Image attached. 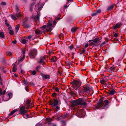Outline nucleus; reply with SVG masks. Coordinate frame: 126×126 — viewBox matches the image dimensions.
Returning a JSON list of instances; mask_svg holds the SVG:
<instances>
[{"label":"nucleus","mask_w":126,"mask_h":126,"mask_svg":"<svg viewBox=\"0 0 126 126\" xmlns=\"http://www.w3.org/2000/svg\"><path fill=\"white\" fill-rule=\"evenodd\" d=\"M56 24L55 20L53 21V22L52 21H49L47 23V26L45 25L43 26L41 28L43 30L46 28V30L47 31H51L52 30Z\"/></svg>","instance_id":"f257e3e1"},{"label":"nucleus","mask_w":126,"mask_h":126,"mask_svg":"<svg viewBox=\"0 0 126 126\" xmlns=\"http://www.w3.org/2000/svg\"><path fill=\"white\" fill-rule=\"evenodd\" d=\"M73 107L78 105H80L86 106L87 105L86 100L82 98H79L78 100H74L73 101Z\"/></svg>","instance_id":"f03ea898"},{"label":"nucleus","mask_w":126,"mask_h":126,"mask_svg":"<svg viewBox=\"0 0 126 126\" xmlns=\"http://www.w3.org/2000/svg\"><path fill=\"white\" fill-rule=\"evenodd\" d=\"M58 103V101L57 99H53L49 101V104L55 110V112H56L60 109V107L57 106Z\"/></svg>","instance_id":"7ed1b4c3"},{"label":"nucleus","mask_w":126,"mask_h":126,"mask_svg":"<svg viewBox=\"0 0 126 126\" xmlns=\"http://www.w3.org/2000/svg\"><path fill=\"white\" fill-rule=\"evenodd\" d=\"M108 104V101L107 100H106L103 102L95 105V109H104L105 108V107Z\"/></svg>","instance_id":"20e7f679"},{"label":"nucleus","mask_w":126,"mask_h":126,"mask_svg":"<svg viewBox=\"0 0 126 126\" xmlns=\"http://www.w3.org/2000/svg\"><path fill=\"white\" fill-rule=\"evenodd\" d=\"M71 83L72 87L76 90H77L80 87L81 84L80 82L77 80H74L71 82Z\"/></svg>","instance_id":"39448f33"},{"label":"nucleus","mask_w":126,"mask_h":126,"mask_svg":"<svg viewBox=\"0 0 126 126\" xmlns=\"http://www.w3.org/2000/svg\"><path fill=\"white\" fill-rule=\"evenodd\" d=\"M25 107L24 106L21 107L20 109V114H22L24 118H28V115L27 114V111L25 110Z\"/></svg>","instance_id":"423d86ee"},{"label":"nucleus","mask_w":126,"mask_h":126,"mask_svg":"<svg viewBox=\"0 0 126 126\" xmlns=\"http://www.w3.org/2000/svg\"><path fill=\"white\" fill-rule=\"evenodd\" d=\"M37 53V51L35 49L31 50L29 56L31 58H34L36 56Z\"/></svg>","instance_id":"0eeeda50"},{"label":"nucleus","mask_w":126,"mask_h":126,"mask_svg":"<svg viewBox=\"0 0 126 126\" xmlns=\"http://www.w3.org/2000/svg\"><path fill=\"white\" fill-rule=\"evenodd\" d=\"M26 50V49L25 48H24L22 49L21 50L22 51V55H22V56L21 57V58L18 60V61L19 62H22L24 59L25 55V51Z\"/></svg>","instance_id":"6e6552de"},{"label":"nucleus","mask_w":126,"mask_h":126,"mask_svg":"<svg viewBox=\"0 0 126 126\" xmlns=\"http://www.w3.org/2000/svg\"><path fill=\"white\" fill-rule=\"evenodd\" d=\"M98 39L97 38H95L93 40H90L89 41V42L90 43H93V42H94L96 44H97L96 45H98V44H97V43L98 41Z\"/></svg>","instance_id":"1a4fd4ad"},{"label":"nucleus","mask_w":126,"mask_h":126,"mask_svg":"<svg viewBox=\"0 0 126 126\" xmlns=\"http://www.w3.org/2000/svg\"><path fill=\"white\" fill-rule=\"evenodd\" d=\"M12 96V93H9L6 96V97L7 98V99H4V97H3L2 99L3 100H4V101H8L11 98Z\"/></svg>","instance_id":"9d476101"},{"label":"nucleus","mask_w":126,"mask_h":126,"mask_svg":"<svg viewBox=\"0 0 126 126\" xmlns=\"http://www.w3.org/2000/svg\"><path fill=\"white\" fill-rule=\"evenodd\" d=\"M79 111L80 112L79 114L81 116V117H84L85 114V113L84 112V111L83 110H80Z\"/></svg>","instance_id":"9b49d317"},{"label":"nucleus","mask_w":126,"mask_h":126,"mask_svg":"<svg viewBox=\"0 0 126 126\" xmlns=\"http://www.w3.org/2000/svg\"><path fill=\"white\" fill-rule=\"evenodd\" d=\"M122 25V24L121 22H118L117 23L116 25L113 27V28L114 29H116L120 27Z\"/></svg>","instance_id":"f8f14e48"},{"label":"nucleus","mask_w":126,"mask_h":126,"mask_svg":"<svg viewBox=\"0 0 126 126\" xmlns=\"http://www.w3.org/2000/svg\"><path fill=\"white\" fill-rule=\"evenodd\" d=\"M8 29L9 33L11 35H13L14 33V31L13 30H12L11 27V26H9Z\"/></svg>","instance_id":"ddd939ff"},{"label":"nucleus","mask_w":126,"mask_h":126,"mask_svg":"<svg viewBox=\"0 0 126 126\" xmlns=\"http://www.w3.org/2000/svg\"><path fill=\"white\" fill-rule=\"evenodd\" d=\"M84 90L85 92H89L90 90V87L88 86H86L83 87Z\"/></svg>","instance_id":"4468645a"},{"label":"nucleus","mask_w":126,"mask_h":126,"mask_svg":"<svg viewBox=\"0 0 126 126\" xmlns=\"http://www.w3.org/2000/svg\"><path fill=\"white\" fill-rule=\"evenodd\" d=\"M56 116L57 117L56 118L58 120L61 119V118L62 117V116L61 114L58 113L56 114Z\"/></svg>","instance_id":"2eb2a0df"},{"label":"nucleus","mask_w":126,"mask_h":126,"mask_svg":"<svg viewBox=\"0 0 126 126\" xmlns=\"http://www.w3.org/2000/svg\"><path fill=\"white\" fill-rule=\"evenodd\" d=\"M115 68L114 66H112L109 69V71L111 73H112L115 72Z\"/></svg>","instance_id":"dca6fc26"},{"label":"nucleus","mask_w":126,"mask_h":126,"mask_svg":"<svg viewBox=\"0 0 126 126\" xmlns=\"http://www.w3.org/2000/svg\"><path fill=\"white\" fill-rule=\"evenodd\" d=\"M42 77L46 79H47L49 78V76L48 75L42 74Z\"/></svg>","instance_id":"f3484780"},{"label":"nucleus","mask_w":126,"mask_h":126,"mask_svg":"<svg viewBox=\"0 0 126 126\" xmlns=\"http://www.w3.org/2000/svg\"><path fill=\"white\" fill-rule=\"evenodd\" d=\"M41 5H40L39 4H37L36 5L35 9L38 10H40L41 9Z\"/></svg>","instance_id":"a211bd4d"},{"label":"nucleus","mask_w":126,"mask_h":126,"mask_svg":"<svg viewBox=\"0 0 126 126\" xmlns=\"http://www.w3.org/2000/svg\"><path fill=\"white\" fill-rule=\"evenodd\" d=\"M57 60V58L55 56L52 57L51 60V62H56Z\"/></svg>","instance_id":"6ab92c4d"},{"label":"nucleus","mask_w":126,"mask_h":126,"mask_svg":"<svg viewBox=\"0 0 126 126\" xmlns=\"http://www.w3.org/2000/svg\"><path fill=\"white\" fill-rule=\"evenodd\" d=\"M22 26H24L25 27L27 28L29 27H30V26L29 25H27L25 23V21H24L23 22L22 24Z\"/></svg>","instance_id":"aec40b11"},{"label":"nucleus","mask_w":126,"mask_h":126,"mask_svg":"<svg viewBox=\"0 0 126 126\" xmlns=\"http://www.w3.org/2000/svg\"><path fill=\"white\" fill-rule=\"evenodd\" d=\"M46 122L47 123V122H48V124H49L50 123V122L52 121V119L50 118H46Z\"/></svg>","instance_id":"412c9836"},{"label":"nucleus","mask_w":126,"mask_h":126,"mask_svg":"<svg viewBox=\"0 0 126 126\" xmlns=\"http://www.w3.org/2000/svg\"><path fill=\"white\" fill-rule=\"evenodd\" d=\"M20 27V26L18 24L15 27V31L16 32V33H17L18 32Z\"/></svg>","instance_id":"4be33fe9"},{"label":"nucleus","mask_w":126,"mask_h":126,"mask_svg":"<svg viewBox=\"0 0 126 126\" xmlns=\"http://www.w3.org/2000/svg\"><path fill=\"white\" fill-rule=\"evenodd\" d=\"M78 28L76 27H74L72 28L71 29V31L73 33L75 32Z\"/></svg>","instance_id":"5701e85b"},{"label":"nucleus","mask_w":126,"mask_h":126,"mask_svg":"<svg viewBox=\"0 0 126 126\" xmlns=\"http://www.w3.org/2000/svg\"><path fill=\"white\" fill-rule=\"evenodd\" d=\"M45 59V57H41L40 59L39 63H41L43 62Z\"/></svg>","instance_id":"b1692460"},{"label":"nucleus","mask_w":126,"mask_h":126,"mask_svg":"<svg viewBox=\"0 0 126 126\" xmlns=\"http://www.w3.org/2000/svg\"><path fill=\"white\" fill-rule=\"evenodd\" d=\"M114 5H112L110 6H109L107 10L108 11H110L113 8Z\"/></svg>","instance_id":"393cba45"},{"label":"nucleus","mask_w":126,"mask_h":126,"mask_svg":"<svg viewBox=\"0 0 126 126\" xmlns=\"http://www.w3.org/2000/svg\"><path fill=\"white\" fill-rule=\"evenodd\" d=\"M115 92V91L114 89H113L110 91V93L111 95L114 94Z\"/></svg>","instance_id":"a878e982"},{"label":"nucleus","mask_w":126,"mask_h":126,"mask_svg":"<svg viewBox=\"0 0 126 126\" xmlns=\"http://www.w3.org/2000/svg\"><path fill=\"white\" fill-rule=\"evenodd\" d=\"M17 111V109H15L13 110L9 114V115H12Z\"/></svg>","instance_id":"bb28decb"},{"label":"nucleus","mask_w":126,"mask_h":126,"mask_svg":"<svg viewBox=\"0 0 126 126\" xmlns=\"http://www.w3.org/2000/svg\"><path fill=\"white\" fill-rule=\"evenodd\" d=\"M35 32L36 34L38 35L40 34L41 31L38 30H36L35 31Z\"/></svg>","instance_id":"cd10ccee"},{"label":"nucleus","mask_w":126,"mask_h":126,"mask_svg":"<svg viewBox=\"0 0 126 126\" xmlns=\"http://www.w3.org/2000/svg\"><path fill=\"white\" fill-rule=\"evenodd\" d=\"M10 16L14 20H16L17 19L16 17L14 15H11Z\"/></svg>","instance_id":"c85d7f7f"},{"label":"nucleus","mask_w":126,"mask_h":126,"mask_svg":"<svg viewBox=\"0 0 126 126\" xmlns=\"http://www.w3.org/2000/svg\"><path fill=\"white\" fill-rule=\"evenodd\" d=\"M16 16L18 18H19L22 16V14L21 13H19L16 14Z\"/></svg>","instance_id":"c756f323"},{"label":"nucleus","mask_w":126,"mask_h":126,"mask_svg":"<svg viewBox=\"0 0 126 126\" xmlns=\"http://www.w3.org/2000/svg\"><path fill=\"white\" fill-rule=\"evenodd\" d=\"M4 36V33L3 32H0V37L1 38H3Z\"/></svg>","instance_id":"7c9ffc66"},{"label":"nucleus","mask_w":126,"mask_h":126,"mask_svg":"<svg viewBox=\"0 0 126 126\" xmlns=\"http://www.w3.org/2000/svg\"><path fill=\"white\" fill-rule=\"evenodd\" d=\"M6 92V91L5 90H4L3 93L2 92V89L0 88V95L4 94Z\"/></svg>","instance_id":"2f4dec72"},{"label":"nucleus","mask_w":126,"mask_h":126,"mask_svg":"<svg viewBox=\"0 0 126 126\" xmlns=\"http://www.w3.org/2000/svg\"><path fill=\"white\" fill-rule=\"evenodd\" d=\"M27 40L25 39H23L22 41V43L24 44H25L27 43Z\"/></svg>","instance_id":"473e14b6"},{"label":"nucleus","mask_w":126,"mask_h":126,"mask_svg":"<svg viewBox=\"0 0 126 126\" xmlns=\"http://www.w3.org/2000/svg\"><path fill=\"white\" fill-rule=\"evenodd\" d=\"M53 89L55 90L57 92H59V89L58 88H57V87H56L54 86H53Z\"/></svg>","instance_id":"72a5a7b5"},{"label":"nucleus","mask_w":126,"mask_h":126,"mask_svg":"<svg viewBox=\"0 0 126 126\" xmlns=\"http://www.w3.org/2000/svg\"><path fill=\"white\" fill-rule=\"evenodd\" d=\"M7 55L8 56H10L12 55V53L10 51H7L6 52Z\"/></svg>","instance_id":"f704fd0d"},{"label":"nucleus","mask_w":126,"mask_h":126,"mask_svg":"<svg viewBox=\"0 0 126 126\" xmlns=\"http://www.w3.org/2000/svg\"><path fill=\"white\" fill-rule=\"evenodd\" d=\"M105 81L103 80H102L100 81V82L101 83L103 84H105Z\"/></svg>","instance_id":"c9c22d12"},{"label":"nucleus","mask_w":126,"mask_h":126,"mask_svg":"<svg viewBox=\"0 0 126 126\" xmlns=\"http://www.w3.org/2000/svg\"><path fill=\"white\" fill-rule=\"evenodd\" d=\"M17 69L16 67L14 65L13 67V72H15L16 71Z\"/></svg>","instance_id":"e433bc0d"},{"label":"nucleus","mask_w":126,"mask_h":126,"mask_svg":"<svg viewBox=\"0 0 126 126\" xmlns=\"http://www.w3.org/2000/svg\"><path fill=\"white\" fill-rule=\"evenodd\" d=\"M31 100H28L26 101V103L28 105H29L30 104V103H31Z\"/></svg>","instance_id":"4c0bfd02"},{"label":"nucleus","mask_w":126,"mask_h":126,"mask_svg":"<svg viewBox=\"0 0 126 126\" xmlns=\"http://www.w3.org/2000/svg\"><path fill=\"white\" fill-rule=\"evenodd\" d=\"M97 15V13L96 12H95L94 13H92L91 14V16H95Z\"/></svg>","instance_id":"58836bf2"},{"label":"nucleus","mask_w":126,"mask_h":126,"mask_svg":"<svg viewBox=\"0 0 126 126\" xmlns=\"http://www.w3.org/2000/svg\"><path fill=\"white\" fill-rule=\"evenodd\" d=\"M40 14L38 13L37 14V20H39V17L40 16Z\"/></svg>","instance_id":"ea45409f"},{"label":"nucleus","mask_w":126,"mask_h":126,"mask_svg":"<svg viewBox=\"0 0 126 126\" xmlns=\"http://www.w3.org/2000/svg\"><path fill=\"white\" fill-rule=\"evenodd\" d=\"M23 82L25 84H28V82L27 80H26L25 79L23 81Z\"/></svg>","instance_id":"a19ab883"},{"label":"nucleus","mask_w":126,"mask_h":126,"mask_svg":"<svg viewBox=\"0 0 126 126\" xmlns=\"http://www.w3.org/2000/svg\"><path fill=\"white\" fill-rule=\"evenodd\" d=\"M68 114H66L64 115V116H63V117H62V118H64L68 117Z\"/></svg>","instance_id":"79ce46f5"},{"label":"nucleus","mask_w":126,"mask_h":126,"mask_svg":"<svg viewBox=\"0 0 126 126\" xmlns=\"http://www.w3.org/2000/svg\"><path fill=\"white\" fill-rule=\"evenodd\" d=\"M85 51L86 50L85 49H83V50L81 51L80 54H83L85 52Z\"/></svg>","instance_id":"37998d69"},{"label":"nucleus","mask_w":126,"mask_h":126,"mask_svg":"<svg viewBox=\"0 0 126 126\" xmlns=\"http://www.w3.org/2000/svg\"><path fill=\"white\" fill-rule=\"evenodd\" d=\"M70 50H72L73 48V45H72L68 47Z\"/></svg>","instance_id":"c03bdc74"},{"label":"nucleus","mask_w":126,"mask_h":126,"mask_svg":"<svg viewBox=\"0 0 126 126\" xmlns=\"http://www.w3.org/2000/svg\"><path fill=\"white\" fill-rule=\"evenodd\" d=\"M36 73V72L35 70L33 71H32V74L33 75H35Z\"/></svg>","instance_id":"a18cd8bd"},{"label":"nucleus","mask_w":126,"mask_h":126,"mask_svg":"<svg viewBox=\"0 0 126 126\" xmlns=\"http://www.w3.org/2000/svg\"><path fill=\"white\" fill-rule=\"evenodd\" d=\"M32 36L31 35H29L28 36V38L30 40L31 39V38L32 37Z\"/></svg>","instance_id":"49530a36"},{"label":"nucleus","mask_w":126,"mask_h":126,"mask_svg":"<svg viewBox=\"0 0 126 126\" xmlns=\"http://www.w3.org/2000/svg\"><path fill=\"white\" fill-rule=\"evenodd\" d=\"M97 14L100 13L101 12V10L100 9L97 10L96 11Z\"/></svg>","instance_id":"de8ad7c7"},{"label":"nucleus","mask_w":126,"mask_h":126,"mask_svg":"<svg viewBox=\"0 0 126 126\" xmlns=\"http://www.w3.org/2000/svg\"><path fill=\"white\" fill-rule=\"evenodd\" d=\"M41 123H39L36 125V126H41Z\"/></svg>","instance_id":"09e8293b"},{"label":"nucleus","mask_w":126,"mask_h":126,"mask_svg":"<svg viewBox=\"0 0 126 126\" xmlns=\"http://www.w3.org/2000/svg\"><path fill=\"white\" fill-rule=\"evenodd\" d=\"M40 68V67L39 66H38L36 67V69L37 71H38L39 69Z\"/></svg>","instance_id":"8fccbe9b"},{"label":"nucleus","mask_w":126,"mask_h":126,"mask_svg":"<svg viewBox=\"0 0 126 126\" xmlns=\"http://www.w3.org/2000/svg\"><path fill=\"white\" fill-rule=\"evenodd\" d=\"M56 94L55 93H53L52 94V95L54 97L55 96H56Z\"/></svg>","instance_id":"3c124183"},{"label":"nucleus","mask_w":126,"mask_h":126,"mask_svg":"<svg viewBox=\"0 0 126 126\" xmlns=\"http://www.w3.org/2000/svg\"><path fill=\"white\" fill-rule=\"evenodd\" d=\"M114 36L115 37H117L118 36V35L116 33H115L114 35Z\"/></svg>","instance_id":"603ef678"},{"label":"nucleus","mask_w":126,"mask_h":126,"mask_svg":"<svg viewBox=\"0 0 126 126\" xmlns=\"http://www.w3.org/2000/svg\"><path fill=\"white\" fill-rule=\"evenodd\" d=\"M30 84L32 86H34V84L32 82H31L30 83Z\"/></svg>","instance_id":"864d4df0"},{"label":"nucleus","mask_w":126,"mask_h":126,"mask_svg":"<svg viewBox=\"0 0 126 126\" xmlns=\"http://www.w3.org/2000/svg\"><path fill=\"white\" fill-rule=\"evenodd\" d=\"M1 4L3 5H5L6 4V3L4 2H1Z\"/></svg>","instance_id":"5fc2aeb1"},{"label":"nucleus","mask_w":126,"mask_h":126,"mask_svg":"<svg viewBox=\"0 0 126 126\" xmlns=\"http://www.w3.org/2000/svg\"><path fill=\"white\" fill-rule=\"evenodd\" d=\"M88 44H86L85 45V48H86V47H88Z\"/></svg>","instance_id":"6e6d98bb"},{"label":"nucleus","mask_w":126,"mask_h":126,"mask_svg":"<svg viewBox=\"0 0 126 126\" xmlns=\"http://www.w3.org/2000/svg\"><path fill=\"white\" fill-rule=\"evenodd\" d=\"M68 3H67V4H66L65 5H64V7L65 8H67L68 7V6H67V5L68 4Z\"/></svg>","instance_id":"4d7b16f0"},{"label":"nucleus","mask_w":126,"mask_h":126,"mask_svg":"<svg viewBox=\"0 0 126 126\" xmlns=\"http://www.w3.org/2000/svg\"><path fill=\"white\" fill-rule=\"evenodd\" d=\"M12 42L13 43L15 44L16 43V40H15L13 41Z\"/></svg>","instance_id":"13d9d810"},{"label":"nucleus","mask_w":126,"mask_h":126,"mask_svg":"<svg viewBox=\"0 0 126 126\" xmlns=\"http://www.w3.org/2000/svg\"><path fill=\"white\" fill-rule=\"evenodd\" d=\"M27 92H28L29 91V89L28 88H27V87H25V88Z\"/></svg>","instance_id":"bf43d9fd"},{"label":"nucleus","mask_w":126,"mask_h":126,"mask_svg":"<svg viewBox=\"0 0 126 126\" xmlns=\"http://www.w3.org/2000/svg\"><path fill=\"white\" fill-rule=\"evenodd\" d=\"M80 88H79V93L80 94V93H81L82 94V93L80 91Z\"/></svg>","instance_id":"052dcab7"},{"label":"nucleus","mask_w":126,"mask_h":126,"mask_svg":"<svg viewBox=\"0 0 126 126\" xmlns=\"http://www.w3.org/2000/svg\"><path fill=\"white\" fill-rule=\"evenodd\" d=\"M6 25L7 26H8V28L9 27V26H10L9 25V24L8 23H6Z\"/></svg>","instance_id":"680f3d73"},{"label":"nucleus","mask_w":126,"mask_h":126,"mask_svg":"<svg viewBox=\"0 0 126 126\" xmlns=\"http://www.w3.org/2000/svg\"><path fill=\"white\" fill-rule=\"evenodd\" d=\"M15 76L16 77H17V75L16 74L15 75Z\"/></svg>","instance_id":"e2e57ef3"},{"label":"nucleus","mask_w":126,"mask_h":126,"mask_svg":"<svg viewBox=\"0 0 126 126\" xmlns=\"http://www.w3.org/2000/svg\"><path fill=\"white\" fill-rule=\"evenodd\" d=\"M56 125L55 124H54L52 126H56Z\"/></svg>","instance_id":"0e129e2a"},{"label":"nucleus","mask_w":126,"mask_h":126,"mask_svg":"<svg viewBox=\"0 0 126 126\" xmlns=\"http://www.w3.org/2000/svg\"><path fill=\"white\" fill-rule=\"evenodd\" d=\"M0 84L1 85H2V84L1 82H0Z\"/></svg>","instance_id":"69168bd1"},{"label":"nucleus","mask_w":126,"mask_h":126,"mask_svg":"<svg viewBox=\"0 0 126 126\" xmlns=\"http://www.w3.org/2000/svg\"><path fill=\"white\" fill-rule=\"evenodd\" d=\"M71 0H72V1H73V0H67L68 1H71Z\"/></svg>","instance_id":"338daca9"},{"label":"nucleus","mask_w":126,"mask_h":126,"mask_svg":"<svg viewBox=\"0 0 126 126\" xmlns=\"http://www.w3.org/2000/svg\"><path fill=\"white\" fill-rule=\"evenodd\" d=\"M105 42H104L103 43V44H105Z\"/></svg>","instance_id":"774afa93"}]
</instances>
